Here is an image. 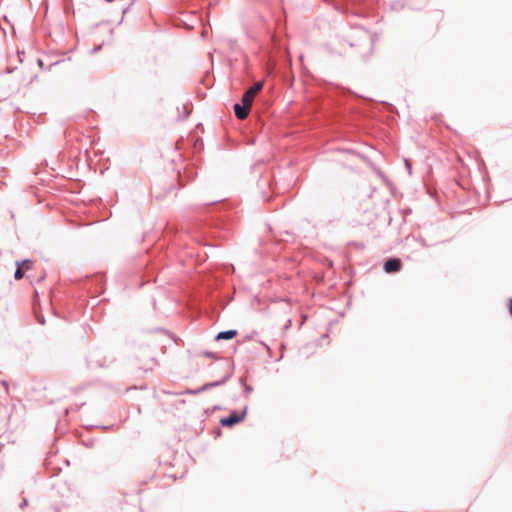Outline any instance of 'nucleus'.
I'll use <instances>...</instances> for the list:
<instances>
[{
	"instance_id": "423d86ee",
	"label": "nucleus",
	"mask_w": 512,
	"mask_h": 512,
	"mask_svg": "<svg viewBox=\"0 0 512 512\" xmlns=\"http://www.w3.org/2000/svg\"><path fill=\"white\" fill-rule=\"evenodd\" d=\"M236 335H237L236 330H228V331H223V332L218 333V335L216 336V339L217 340H228V339L234 338Z\"/></svg>"
},
{
	"instance_id": "f03ea898",
	"label": "nucleus",
	"mask_w": 512,
	"mask_h": 512,
	"mask_svg": "<svg viewBox=\"0 0 512 512\" xmlns=\"http://www.w3.org/2000/svg\"><path fill=\"white\" fill-rule=\"evenodd\" d=\"M263 88V81H259L255 83L250 89H248L244 95L242 96V103L243 104H250L252 105L253 99L255 95L261 91Z\"/></svg>"
},
{
	"instance_id": "f257e3e1",
	"label": "nucleus",
	"mask_w": 512,
	"mask_h": 512,
	"mask_svg": "<svg viewBox=\"0 0 512 512\" xmlns=\"http://www.w3.org/2000/svg\"><path fill=\"white\" fill-rule=\"evenodd\" d=\"M247 413V408L245 407L242 411H233L228 417L222 418L220 423L225 427H232L235 424L240 423L244 420Z\"/></svg>"
},
{
	"instance_id": "20e7f679",
	"label": "nucleus",
	"mask_w": 512,
	"mask_h": 512,
	"mask_svg": "<svg viewBox=\"0 0 512 512\" xmlns=\"http://www.w3.org/2000/svg\"><path fill=\"white\" fill-rule=\"evenodd\" d=\"M402 267L401 260L398 258L388 259L384 264V270L387 273L398 272Z\"/></svg>"
},
{
	"instance_id": "7ed1b4c3",
	"label": "nucleus",
	"mask_w": 512,
	"mask_h": 512,
	"mask_svg": "<svg viewBox=\"0 0 512 512\" xmlns=\"http://www.w3.org/2000/svg\"><path fill=\"white\" fill-rule=\"evenodd\" d=\"M33 262L31 260H24L22 262H17V269L15 271L14 277L16 280H20L24 277L25 271H28L32 268Z\"/></svg>"
},
{
	"instance_id": "39448f33",
	"label": "nucleus",
	"mask_w": 512,
	"mask_h": 512,
	"mask_svg": "<svg viewBox=\"0 0 512 512\" xmlns=\"http://www.w3.org/2000/svg\"><path fill=\"white\" fill-rule=\"evenodd\" d=\"M250 104H235L234 105V112H235V115L238 119L240 120H244L248 114H249V111H250Z\"/></svg>"
},
{
	"instance_id": "0eeeda50",
	"label": "nucleus",
	"mask_w": 512,
	"mask_h": 512,
	"mask_svg": "<svg viewBox=\"0 0 512 512\" xmlns=\"http://www.w3.org/2000/svg\"><path fill=\"white\" fill-rule=\"evenodd\" d=\"M405 165H406V167L408 168L409 173H411V165H410V163L408 162V160H405Z\"/></svg>"
},
{
	"instance_id": "6e6552de",
	"label": "nucleus",
	"mask_w": 512,
	"mask_h": 512,
	"mask_svg": "<svg viewBox=\"0 0 512 512\" xmlns=\"http://www.w3.org/2000/svg\"><path fill=\"white\" fill-rule=\"evenodd\" d=\"M509 311L512 316V299L509 301Z\"/></svg>"
}]
</instances>
